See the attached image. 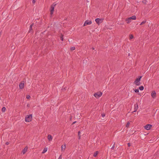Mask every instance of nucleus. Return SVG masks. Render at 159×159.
Returning <instances> with one entry per match:
<instances>
[{
	"label": "nucleus",
	"instance_id": "1",
	"mask_svg": "<svg viewBox=\"0 0 159 159\" xmlns=\"http://www.w3.org/2000/svg\"><path fill=\"white\" fill-rule=\"evenodd\" d=\"M32 120V114L27 115L25 118V121L26 122H30Z\"/></svg>",
	"mask_w": 159,
	"mask_h": 159
},
{
	"label": "nucleus",
	"instance_id": "2",
	"mask_svg": "<svg viewBox=\"0 0 159 159\" xmlns=\"http://www.w3.org/2000/svg\"><path fill=\"white\" fill-rule=\"evenodd\" d=\"M142 76H139L138 78H137L134 82V84H135L137 86L141 84L140 82Z\"/></svg>",
	"mask_w": 159,
	"mask_h": 159
},
{
	"label": "nucleus",
	"instance_id": "3",
	"mask_svg": "<svg viewBox=\"0 0 159 159\" xmlns=\"http://www.w3.org/2000/svg\"><path fill=\"white\" fill-rule=\"evenodd\" d=\"M56 5L57 3H56L55 2H54L51 6L50 8V14L51 15H52L53 13V12L54 10V7Z\"/></svg>",
	"mask_w": 159,
	"mask_h": 159
},
{
	"label": "nucleus",
	"instance_id": "4",
	"mask_svg": "<svg viewBox=\"0 0 159 159\" xmlns=\"http://www.w3.org/2000/svg\"><path fill=\"white\" fill-rule=\"evenodd\" d=\"M102 93L100 91H98L94 94V96L97 98H99L102 95Z\"/></svg>",
	"mask_w": 159,
	"mask_h": 159
},
{
	"label": "nucleus",
	"instance_id": "5",
	"mask_svg": "<svg viewBox=\"0 0 159 159\" xmlns=\"http://www.w3.org/2000/svg\"><path fill=\"white\" fill-rule=\"evenodd\" d=\"M103 19L97 18L95 19V21L98 25L101 24L103 22Z\"/></svg>",
	"mask_w": 159,
	"mask_h": 159
},
{
	"label": "nucleus",
	"instance_id": "6",
	"mask_svg": "<svg viewBox=\"0 0 159 159\" xmlns=\"http://www.w3.org/2000/svg\"><path fill=\"white\" fill-rule=\"evenodd\" d=\"M92 22L91 21L89 20H86L84 23L83 26H84L87 25H90L92 24Z\"/></svg>",
	"mask_w": 159,
	"mask_h": 159
},
{
	"label": "nucleus",
	"instance_id": "7",
	"mask_svg": "<svg viewBox=\"0 0 159 159\" xmlns=\"http://www.w3.org/2000/svg\"><path fill=\"white\" fill-rule=\"evenodd\" d=\"M152 126V125L150 124H147L144 126V127L146 129L149 130L151 129Z\"/></svg>",
	"mask_w": 159,
	"mask_h": 159
},
{
	"label": "nucleus",
	"instance_id": "8",
	"mask_svg": "<svg viewBox=\"0 0 159 159\" xmlns=\"http://www.w3.org/2000/svg\"><path fill=\"white\" fill-rule=\"evenodd\" d=\"M24 86V82L23 81H21L19 84V86L20 89H23Z\"/></svg>",
	"mask_w": 159,
	"mask_h": 159
},
{
	"label": "nucleus",
	"instance_id": "9",
	"mask_svg": "<svg viewBox=\"0 0 159 159\" xmlns=\"http://www.w3.org/2000/svg\"><path fill=\"white\" fill-rule=\"evenodd\" d=\"M156 94L155 91H153L151 93V96L153 98H155L156 97Z\"/></svg>",
	"mask_w": 159,
	"mask_h": 159
},
{
	"label": "nucleus",
	"instance_id": "10",
	"mask_svg": "<svg viewBox=\"0 0 159 159\" xmlns=\"http://www.w3.org/2000/svg\"><path fill=\"white\" fill-rule=\"evenodd\" d=\"M27 149H28V147H26L24 148V149H23L22 150V152L23 153V154H24L26 152Z\"/></svg>",
	"mask_w": 159,
	"mask_h": 159
},
{
	"label": "nucleus",
	"instance_id": "11",
	"mask_svg": "<svg viewBox=\"0 0 159 159\" xmlns=\"http://www.w3.org/2000/svg\"><path fill=\"white\" fill-rule=\"evenodd\" d=\"M48 138L49 141H51L52 139V137L50 134L48 135Z\"/></svg>",
	"mask_w": 159,
	"mask_h": 159
},
{
	"label": "nucleus",
	"instance_id": "12",
	"mask_svg": "<svg viewBox=\"0 0 159 159\" xmlns=\"http://www.w3.org/2000/svg\"><path fill=\"white\" fill-rule=\"evenodd\" d=\"M98 153V151H96L95 152H94V154H93V157H96L97 156Z\"/></svg>",
	"mask_w": 159,
	"mask_h": 159
},
{
	"label": "nucleus",
	"instance_id": "13",
	"mask_svg": "<svg viewBox=\"0 0 159 159\" xmlns=\"http://www.w3.org/2000/svg\"><path fill=\"white\" fill-rule=\"evenodd\" d=\"M125 20L128 24L129 23L131 22V20H130L129 18L126 19Z\"/></svg>",
	"mask_w": 159,
	"mask_h": 159
},
{
	"label": "nucleus",
	"instance_id": "14",
	"mask_svg": "<svg viewBox=\"0 0 159 159\" xmlns=\"http://www.w3.org/2000/svg\"><path fill=\"white\" fill-rule=\"evenodd\" d=\"M66 148V145L65 144L64 145H62L61 146V150L62 151H63V150H65V149Z\"/></svg>",
	"mask_w": 159,
	"mask_h": 159
},
{
	"label": "nucleus",
	"instance_id": "15",
	"mask_svg": "<svg viewBox=\"0 0 159 159\" xmlns=\"http://www.w3.org/2000/svg\"><path fill=\"white\" fill-rule=\"evenodd\" d=\"M129 18L130 20L132 19L133 20H135L136 19V17L135 16H133L131 17H129Z\"/></svg>",
	"mask_w": 159,
	"mask_h": 159
},
{
	"label": "nucleus",
	"instance_id": "16",
	"mask_svg": "<svg viewBox=\"0 0 159 159\" xmlns=\"http://www.w3.org/2000/svg\"><path fill=\"white\" fill-rule=\"evenodd\" d=\"M47 148H44V149L43 150V152H42V153L43 154L45 152H46L47 151Z\"/></svg>",
	"mask_w": 159,
	"mask_h": 159
},
{
	"label": "nucleus",
	"instance_id": "17",
	"mask_svg": "<svg viewBox=\"0 0 159 159\" xmlns=\"http://www.w3.org/2000/svg\"><path fill=\"white\" fill-rule=\"evenodd\" d=\"M33 24H34L33 23L32 24H31L30 26V28H29V32H30V30H32V26L33 25Z\"/></svg>",
	"mask_w": 159,
	"mask_h": 159
},
{
	"label": "nucleus",
	"instance_id": "18",
	"mask_svg": "<svg viewBox=\"0 0 159 159\" xmlns=\"http://www.w3.org/2000/svg\"><path fill=\"white\" fill-rule=\"evenodd\" d=\"M139 89L141 91H142L144 89V87L143 86H141L139 87Z\"/></svg>",
	"mask_w": 159,
	"mask_h": 159
},
{
	"label": "nucleus",
	"instance_id": "19",
	"mask_svg": "<svg viewBox=\"0 0 159 159\" xmlns=\"http://www.w3.org/2000/svg\"><path fill=\"white\" fill-rule=\"evenodd\" d=\"M138 104H136L135 105H134V109H138Z\"/></svg>",
	"mask_w": 159,
	"mask_h": 159
},
{
	"label": "nucleus",
	"instance_id": "20",
	"mask_svg": "<svg viewBox=\"0 0 159 159\" xmlns=\"http://www.w3.org/2000/svg\"><path fill=\"white\" fill-rule=\"evenodd\" d=\"M64 35L62 34H61V36L60 37V39L62 41H63V37Z\"/></svg>",
	"mask_w": 159,
	"mask_h": 159
},
{
	"label": "nucleus",
	"instance_id": "21",
	"mask_svg": "<svg viewBox=\"0 0 159 159\" xmlns=\"http://www.w3.org/2000/svg\"><path fill=\"white\" fill-rule=\"evenodd\" d=\"M146 22V20L143 21L140 24V25H142L144 24Z\"/></svg>",
	"mask_w": 159,
	"mask_h": 159
},
{
	"label": "nucleus",
	"instance_id": "22",
	"mask_svg": "<svg viewBox=\"0 0 159 159\" xmlns=\"http://www.w3.org/2000/svg\"><path fill=\"white\" fill-rule=\"evenodd\" d=\"M80 131H79L78 132V136L79 137V139H80V137H81V136H80Z\"/></svg>",
	"mask_w": 159,
	"mask_h": 159
},
{
	"label": "nucleus",
	"instance_id": "23",
	"mask_svg": "<svg viewBox=\"0 0 159 159\" xmlns=\"http://www.w3.org/2000/svg\"><path fill=\"white\" fill-rule=\"evenodd\" d=\"M134 91L135 93H139V89H135L134 90Z\"/></svg>",
	"mask_w": 159,
	"mask_h": 159
},
{
	"label": "nucleus",
	"instance_id": "24",
	"mask_svg": "<svg viewBox=\"0 0 159 159\" xmlns=\"http://www.w3.org/2000/svg\"><path fill=\"white\" fill-rule=\"evenodd\" d=\"M129 124H130L129 122H127V124H126V127H127V128L128 127Z\"/></svg>",
	"mask_w": 159,
	"mask_h": 159
},
{
	"label": "nucleus",
	"instance_id": "25",
	"mask_svg": "<svg viewBox=\"0 0 159 159\" xmlns=\"http://www.w3.org/2000/svg\"><path fill=\"white\" fill-rule=\"evenodd\" d=\"M134 38L133 35L130 34L129 35V39H131Z\"/></svg>",
	"mask_w": 159,
	"mask_h": 159
},
{
	"label": "nucleus",
	"instance_id": "26",
	"mask_svg": "<svg viewBox=\"0 0 159 159\" xmlns=\"http://www.w3.org/2000/svg\"><path fill=\"white\" fill-rule=\"evenodd\" d=\"M75 47H72L70 48V50L71 51H73L75 50Z\"/></svg>",
	"mask_w": 159,
	"mask_h": 159
},
{
	"label": "nucleus",
	"instance_id": "27",
	"mask_svg": "<svg viewBox=\"0 0 159 159\" xmlns=\"http://www.w3.org/2000/svg\"><path fill=\"white\" fill-rule=\"evenodd\" d=\"M115 143H114L113 145L112 146V147H111V149L112 150H114V148H115Z\"/></svg>",
	"mask_w": 159,
	"mask_h": 159
},
{
	"label": "nucleus",
	"instance_id": "28",
	"mask_svg": "<svg viewBox=\"0 0 159 159\" xmlns=\"http://www.w3.org/2000/svg\"><path fill=\"white\" fill-rule=\"evenodd\" d=\"M147 1L146 0H143L142 2L144 4H146V3Z\"/></svg>",
	"mask_w": 159,
	"mask_h": 159
},
{
	"label": "nucleus",
	"instance_id": "29",
	"mask_svg": "<svg viewBox=\"0 0 159 159\" xmlns=\"http://www.w3.org/2000/svg\"><path fill=\"white\" fill-rule=\"evenodd\" d=\"M30 98V96L29 95H26V98L29 99Z\"/></svg>",
	"mask_w": 159,
	"mask_h": 159
},
{
	"label": "nucleus",
	"instance_id": "30",
	"mask_svg": "<svg viewBox=\"0 0 159 159\" xmlns=\"http://www.w3.org/2000/svg\"><path fill=\"white\" fill-rule=\"evenodd\" d=\"M127 145H128V147H130L131 145V143H127Z\"/></svg>",
	"mask_w": 159,
	"mask_h": 159
},
{
	"label": "nucleus",
	"instance_id": "31",
	"mask_svg": "<svg viewBox=\"0 0 159 159\" xmlns=\"http://www.w3.org/2000/svg\"><path fill=\"white\" fill-rule=\"evenodd\" d=\"M137 110H134V111H131V113H134V112H136Z\"/></svg>",
	"mask_w": 159,
	"mask_h": 159
},
{
	"label": "nucleus",
	"instance_id": "32",
	"mask_svg": "<svg viewBox=\"0 0 159 159\" xmlns=\"http://www.w3.org/2000/svg\"><path fill=\"white\" fill-rule=\"evenodd\" d=\"M101 116H102V117H104L105 116V113H102V114Z\"/></svg>",
	"mask_w": 159,
	"mask_h": 159
},
{
	"label": "nucleus",
	"instance_id": "33",
	"mask_svg": "<svg viewBox=\"0 0 159 159\" xmlns=\"http://www.w3.org/2000/svg\"><path fill=\"white\" fill-rule=\"evenodd\" d=\"M36 2V0H32V3L33 4H34Z\"/></svg>",
	"mask_w": 159,
	"mask_h": 159
},
{
	"label": "nucleus",
	"instance_id": "34",
	"mask_svg": "<svg viewBox=\"0 0 159 159\" xmlns=\"http://www.w3.org/2000/svg\"><path fill=\"white\" fill-rule=\"evenodd\" d=\"M62 159V156H61V155L59 157L58 159Z\"/></svg>",
	"mask_w": 159,
	"mask_h": 159
},
{
	"label": "nucleus",
	"instance_id": "35",
	"mask_svg": "<svg viewBox=\"0 0 159 159\" xmlns=\"http://www.w3.org/2000/svg\"><path fill=\"white\" fill-rule=\"evenodd\" d=\"M72 116H70V121H71L72 120Z\"/></svg>",
	"mask_w": 159,
	"mask_h": 159
},
{
	"label": "nucleus",
	"instance_id": "36",
	"mask_svg": "<svg viewBox=\"0 0 159 159\" xmlns=\"http://www.w3.org/2000/svg\"><path fill=\"white\" fill-rule=\"evenodd\" d=\"M76 122H77V121H74V122H73V123H72L71 125H72L73 124H75V123H76Z\"/></svg>",
	"mask_w": 159,
	"mask_h": 159
},
{
	"label": "nucleus",
	"instance_id": "37",
	"mask_svg": "<svg viewBox=\"0 0 159 159\" xmlns=\"http://www.w3.org/2000/svg\"><path fill=\"white\" fill-rule=\"evenodd\" d=\"M9 144V143L8 142H6L5 144L7 145H8Z\"/></svg>",
	"mask_w": 159,
	"mask_h": 159
},
{
	"label": "nucleus",
	"instance_id": "38",
	"mask_svg": "<svg viewBox=\"0 0 159 159\" xmlns=\"http://www.w3.org/2000/svg\"><path fill=\"white\" fill-rule=\"evenodd\" d=\"M1 109H6V108L5 107H3Z\"/></svg>",
	"mask_w": 159,
	"mask_h": 159
},
{
	"label": "nucleus",
	"instance_id": "39",
	"mask_svg": "<svg viewBox=\"0 0 159 159\" xmlns=\"http://www.w3.org/2000/svg\"><path fill=\"white\" fill-rule=\"evenodd\" d=\"M2 112H4L6 110H1Z\"/></svg>",
	"mask_w": 159,
	"mask_h": 159
},
{
	"label": "nucleus",
	"instance_id": "40",
	"mask_svg": "<svg viewBox=\"0 0 159 159\" xmlns=\"http://www.w3.org/2000/svg\"><path fill=\"white\" fill-rule=\"evenodd\" d=\"M92 49H94V48H92Z\"/></svg>",
	"mask_w": 159,
	"mask_h": 159
}]
</instances>
